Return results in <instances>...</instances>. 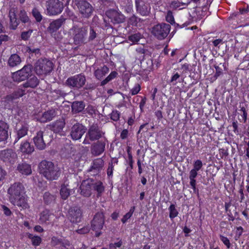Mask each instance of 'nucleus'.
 <instances>
[{
  "label": "nucleus",
  "instance_id": "obj_41",
  "mask_svg": "<svg viewBox=\"0 0 249 249\" xmlns=\"http://www.w3.org/2000/svg\"><path fill=\"white\" fill-rule=\"evenodd\" d=\"M168 209L169 211V217L171 219H174L178 216V213L174 204H171Z\"/></svg>",
  "mask_w": 249,
  "mask_h": 249
},
{
  "label": "nucleus",
  "instance_id": "obj_17",
  "mask_svg": "<svg viewBox=\"0 0 249 249\" xmlns=\"http://www.w3.org/2000/svg\"><path fill=\"white\" fill-rule=\"evenodd\" d=\"M103 134L104 133L99 128L98 126L92 125L89 127L86 134V137L89 138L90 141H94L99 140Z\"/></svg>",
  "mask_w": 249,
  "mask_h": 249
},
{
  "label": "nucleus",
  "instance_id": "obj_54",
  "mask_svg": "<svg viewBox=\"0 0 249 249\" xmlns=\"http://www.w3.org/2000/svg\"><path fill=\"white\" fill-rule=\"evenodd\" d=\"M180 76V75L178 72L174 73L171 78L170 83L175 85L177 84V81L179 79Z\"/></svg>",
  "mask_w": 249,
  "mask_h": 249
},
{
  "label": "nucleus",
  "instance_id": "obj_25",
  "mask_svg": "<svg viewBox=\"0 0 249 249\" xmlns=\"http://www.w3.org/2000/svg\"><path fill=\"white\" fill-rule=\"evenodd\" d=\"M8 128L7 124L2 121H0V142L7 140L8 138Z\"/></svg>",
  "mask_w": 249,
  "mask_h": 249
},
{
  "label": "nucleus",
  "instance_id": "obj_15",
  "mask_svg": "<svg viewBox=\"0 0 249 249\" xmlns=\"http://www.w3.org/2000/svg\"><path fill=\"white\" fill-rule=\"evenodd\" d=\"M107 16L110 19V21L113 24H117L123 22L124 20V17L118 11L109 9L106 11Z\"/></svg>",
  "mask_w": 249,
  "mask_h": 249
},
{
  "label": "nucleus",
  "instance_id": "obj_28",
  "mask_svg": "<svg viewBox=\"0 0 249 249\" xmlns=\"http://www.w3.org/2000/svg\"><path fill=\"white\" fill-rule=\"evenodd\" d=\"M30 78L24 83L22 85L24 88H35L37 86L39 81L38 78L35 75L30 76Z\"/></svg>",
  "mask_w": 249,
  "mask_h": 249
},
{
  "label": "nucleus",
  "instance_id": "obj_29",
  "mask_svg": "<svg viewBox=\"0 0 249 249\" xmlns=\"http://www.w3.org/2000/svg\"><path fill=\"white\" fill-rule=\"evenodd\" d=\"M55 116V112L54 110H51L45 112L42 114L40 117L39 120L41 122L45 123L47 121H50L53 120V119Z\"/></svg>",
  "mask_w": 249,
  "mask_h": 249
},
{
  "label": "nucleus",
  "instance_id": "obj_38",
  "mask_svg": "<svg viewBox=\"0 0 249 249\" xmlns=\"http://www.w3.org/2000/svg\"><path fill=\"white\" fill-rule=\"evenodd\" d=\"M104 165V161L102 159H97L95 160L93 163L91 168L99 171Z\"/></svg>",
  "mask_w": 249,
  "mask_h": 249
},
{
  "label": "nucleus",
  "instance_id": "obj_51",
  "mask_svg": "<svg viewBox=\"0 0 249 249\" xmlns=\"http://www.w3.org/2000/svg\"><path fill=\"white\" fill-rule=\"evenodd\" d=\"M202 166V162L200 160H197L195 161L193 169L198 171L199 170L201 169Z\"/></svg>",
  "mask_w": 249,
  "mask_h": 249
},
{
  "label": "nucleus",
  "instance_id": "obj_24",
  "mask_svg": "<svg viewBox=\"0 0 249 249\" xmlns=\"http://www.w3.org/2000/svg\"><path fill=\"white\" fill-rule=\"evenodd\" d=\"M21 62L20 57L16 53L12 54L8 58L7 64L10 68H14L20 65Z\"/></svg>",
  "mask_w": 249,
  "mask_h": 249
},
{
  "label": "nucleus",
  "instance_id": "obj_10",
  "mask_svg": "<svg viewBox=\"0 0 249 249\" xmlns=\"http://www.w3.org/2000/svg\"><path fill=\"white\" fill-rule=\"evenodd\" d=\"M171 26L169 24L161 23L154 26L152 29V34L159 39H163L168 35Z\"/></svg>",
  "mask_w": 249,
  "mask_h": 249
},
{
  "label": "nucleus",
  "instance_id": "obj_5",
  "mask_svg": "<svg viewBox=\"0 0 249 249\" xmlns=\"http://www.w3.org/2000/svg\"><path fill=\"white\" fill-rule=\"evenodd\" d=\"M53 62L47 59H40L35 63L34 71L38 75H47L53 69Z\"/></svg>",
  "mask_w": 249,
  "mask_h": 249
},
{
  "label": "nucleus",
  "instance_id": "obj_49",
  "mask_svg": "<svg viewBox=\"0 0 249 249\" xmlns=\"http://www.w3.org/2000/svg\"><path fill=\"white\" fill-rule=\"evenodd\" d=\"M187 5V4L185 3L180 2L178 1H174L171 3V6L173 8H179V9H182V8H180L181 6H185Z\"/></svg>",
  "mask_w": 249,
  "mask_h": 249
},
{
  "label": "nucleus",
  "instance_id": "obj_7",
  "mask_svg": "<svg viewBox=\"0 0 249 249\" xmlns=\"http://www.w3.org/2000/svg\"><path fill=\"white\" fill-rule=\"evenodd\" d=\"M32 66L25 65L21 69L12 73V77L14 81L20 82L28 79L32 76Z\"/></svg>",
  "mask_w": 249,
  "mask_h": 249
},
{
  "label": "nucleus",
  "instance_id": "obj_47",
  "mask_svg": "<svg viewBox=\"0 0 249 249\" xmlns=\"http://www.w3.org/2000/svg\"><path fill=\"white\" fill-rule=\"evenodd\" d=\"M23 114L22 111L19 109L17 113L15 114L13 120V123L17 124L22 119V115Z\"/></svg>",
  "mask_w": 249,
  "mask_h": 249
},
{
  "label": "nucleus",
  "instance_id": "obj_13",
  "mask_svg": "<svg viewBox=\"0 0 249 249\" xmlns=\"http://www.w3.org/2000/svg\"><path fill=\"white\" fill-rule=\"evenodd\" d=\"M46 132L43 131H38L34 138V142L36 148L39 150H43L46 148L47 138Z\"/></svg>",
  "mask_w": 249,
  "mask_h": 249
},
{
  "label": "nucleus",
  "instance_id": "obj_33",
  "mask_svg": "<svg viewBox=\"0 0 249 249\" xmlns=\"http://www.w3.org/2000/svg\"><path fill=\"white\" fill-rule=\"evenodd\" d=\"M85 104L82 101L74 102L71 105L72 111L76 113L81 112L85 108Z\"/></svg>",
  "mask_w": 249,
  "mask_h": 249
},
{
  "label": "nucleus",
  "instance_id": "obj_11",
  "mask_svg": "<svg viewBox=\"0 0 249 249\" xmlns=\"http://www.w3.org/2000/svg\"><path fill=\"white\" fill-rule=\"evenodd\" d=\"M16 153L11 149L0 151V159L6 163L13 164L17 159Z\"/></svg>",
  "mask_w": 249,
  "mask_h": 249
},
{
  "label": "nucleus",
  "instance_id": "obj_27",
  "mask_svg": "<svg viewBox=\"0 0 249 249\" xmlns=\"http://www.w3.org/2000/svg\"><path fill=\"white\" fill-rule=\"evenodd\" d=\"M19 150L23 153L30 154L34 151V147L28 141H25L21 143Z\"/></svg>",
  "mask_w": 249,
  "mask_h": 249
},
{
  "label": "nucleus",
  "instance_id": "obj_9",
  "mask_svg": "<svg viewBox=\"0 0 249 249\" xmlns=\"http://www.w3.org/2000/svg\"><path fill=\"white\" fill-rule=\"evenodd\" d=\"M86 81L84 75L80 73L69 77L65 82V84L71 88L79 89L83 87Z\"/></svg>",
  "mask_w": 249,
  "mask_h": 249
},
{
  "label": "nucleus",
  "instance_id": "obj_58",
  "mask_svg": "<svg viewBox=\"0 0 249 249\" xmlns=\"http://www.w3.org/2000/svg\"><path fill=\"white\" fill-rule=\"evenodd\" d=\"M220 239L221 241L224 243V244L227 246V248L229 249L230 248V242L227 237L223 235H220Z\"/></svg>",
  "mask_w": 249,
  "mask_h": 249
},
{
  "label": "nucleus",
  "instance_id": "obj_30",
  "mask_svg": "<svg viewBox=\"0 0 249 249\" xmlns=\"http://www.w3.org/2000/svg\"><path fill=\"white\" fill-rule=\"evenodd\" d=\"M65 125V123L64 120H57L52 124V130L55 133L61 132Z\"/></svg>",
  "mask_w": 249,
  "mask_h": 249
},
{
  "label": "nucleus",
  "instance_id": "obj_26",
  "mask_svg": "<svg viewBox=\"0 0 249 249\" xmlns=\"http://www.w3.org/2000/svg\"><path fill=\"white\" fill-rule=\"evenodd\" d=\"M17 170L22 175H29L32 173L30 165L25 162L19 163L17 167Z\"/></svg>",
  "mask_w": 249,
  "mask_h": 249
},
{
  "label": "nucleus",
  "instance_id": "obj_14",
  "mask_svg": "<svg viewBox=\"0 0 249 249\" xmlns=\"http://www.w3.org/2000/svg\"><path fill=\"white\" fill-rule=\"evenodd\" d=\"M68 217L72 223H79L81 221L82 211L79 208L74 207L68 211Z\"/></svg>",
  "mask_w": 249,
  "mask_h": 249
},
{
  "label": "nucleus",
  "instance_id": "obj_53",
  "mask_svg": "<svg viewBox=\"0 0 249 249\" xmlns=\"http://www.w3.org/2000/svg\"><path fill=\"white\" fill-rule=\"evenodd\" d=\"M214 68L216 70V72L214 75V78L216 79H217L219 76L222 75L223 74V70L221 67H220L219 66L214 65Z\"/></svg>",
  "mask_w": 249,
  "mask_h": 249
},
{
  "label": "nucleus",
  "instance_id": "obj_31",
  "mask_svg": "<svg viewBox=\"0 0 249 249\" xmlns=\"http://www.w3.org/2000/svg\"><path fill=\"white\" fill-rule=\"evenodd\" d=\"M109 71L108 68L106 66H104L100 68L97 69L94 71V76L98 79H101L104 76H105Z\"/></svg>",
  "mask_w": 249,
  "mask_h": 249
},
{
  "label": "nucleus",
  "instance_id": "obj_6",
  "mask_svg": "<svg viewBox=\"0 0 249 249\" xmlns=\"http://www.w3.org/2000/svg\"><path fill=\"white\" fill-rule=\"evenodd\" d=\"M105 223V216L103 212H98L93 216L91 221V229L95 232V236L99 237L102 234Z\"/></svg>",
  "mask_w": 249,
  "mask_h": 249
},
{
  "label": "nucleus",
  "instance_id": "obj_63",
  "mask_svg": "<svg viewBox=\"0 0 249 249\" xmlns=\"http://www.w3.org/2000/svg\"><path fill=\"white\" fill-rule=\"evenodd\" d=\"M139 19L135 15H133L129 19V23L133 25H137Z\"/></svg>",
  "mask_w": 249,
  "mask_h": 249
},
{
  "label": "nucleus",
  "instance_id": "obj_39",
  "mask_svg": "<svg viewBox=\"0 0 249 249\" xmlns=\"http://www.w3.org/2000/svg\"><path fill=\"white\" fill-rule=\"evenodd\" d=\"M97 36V34L92 27L89 28V36L87 37V43L93 41Z\"/></svg>",
  "mask_w": 249,
  "mask_h": 249
},
{
  "label": "nucleus",
  "instance_id": "obj_2",
  "mask_svg": "<svg viewBox=\"0 0 249 249\" xmlns=\"http://www.w3.org/2000/svg\"><path fill=\"white\" fill-rule=\"evenodd\" d=\"M39 167L40 174L48 180H56L60 175L59 169L51 161L43 160Z\"/></svg>",
  "mask_w": 249,
  "mask_h": 249
},
{
  "label": "nucleus",
  "instance_id": "obj_57",
  "mask_svg": "<svg viewBox=\"0 0 249 249\" xmlns=\"http://www.w3.org/2000/svg\"><path fill=\"white\" fill-rule=\"evenodd\" d=\"M190 65L188 63L182 64L180 68L182 73H186L187 71H190Z\"/></svg>",
  "mask_w": 249,
  "mask_h": 249
},
{
  "label": "nucleus",
  "instance_id": "obj_59",
  "mask_svg": "<svg viewBox=\"0 0 249 249\" xmlns=\"http://www.w3.org/2000/svg\"><path fill=\"white\" fill-rule=\"evenodd\" d=\"M61 242L59 245L62 247L61 249H69L68 247L70 246V243L69 241L61 239Z\"/></svg>",
  "mask_w": 249,
  "mask_h": 249
},
{
  "label": "nucleus",
  "instance_id": "obj_64",
  "mask_svg": "<svg viewBox=\"0 0 249 249\" xmlns=\"http://www.w3.org/2000/svg\"><path fill=\"white\" fill-rule=\"evenodd\" d=\"M113 162L111 161V162H109L108 164V166L107 169V174L108 176H112L113 174Z\"/></svg>",
  "mask_w": 249,
  "mask_h": 249
},
{
  "label": "nucleus",
  "instance_id": "obj_45",
  "mask_svg": "<svg viewBox=\"0 0 249 249\" xmlns=\"http://www.w3.org/2000/svg\"><path fill=\"white\" fill-rule=\"evenodd\" d=\"M15 99H18L25 94V90L21 89H18L12 93Z\"/></svg>",
  "mask_w": 249,
  "mask_h": 249
},
{
  "label": "nucleus",
  "instance_id": "obj_44",
  "mask_svg": "<svg viewBox=\"0 0 249 249\" xmlns=\"http://www.w3.org/2000/svg\"><path fill=\"white\" fill-rule=\"evenodd\" d=\"M142 38V35L140 33L133 34L128 36V40L133 43H137Z\"/></svg>",
  "mask_w": 249,
  "mask_h": 249
},
{
  "label": "nucleus",
  "instance_id": "obj_34",
  "mask_svg": "<svg viewBox=\"0 0 249 249\" xmlns=\"http://www.w3.org/2000/svg\"><path fill=\"white\" fill-rule=\"evenodd\" d=\"M70 192L71 189L68 184H63L60 191L61 198L64 200L67 199L70 195Z\"/></svg>",
  "mask_w": 249,
  "mask_h": 249
},
{
  "label": "nucleus",
  "instance_id": "obj_35",
  "mask_svg": "<svg viewBox=\"0 0 249 249\" xmlns=\"http://www.w3.org/2000/svg\"><path fill=\"white\" fill-rule=\"evenodd\" d=\"M92 190L96 191L99 195H100L104 191L105 188L102 182L100 181H95L93 179H92Z\"/></svg>",
  "mask_w": 249,
  "mask_h": 249
},
{
  "label": "nucleus",
  "instance_id": "obj_48",
  "mask_svg": "<svg viewBox=\"0 0 249 249\" xmlns=\"http://www.w3.org/2000/svg\"><path fill=\"white\" fill-rule=\"evenodd\" d=\"M32 33L33 30H29L27 31L22 32L21 34V38L24 40H28L30 38Z\"/></svg>",
  "mask_w": 249,
  "mask_h": 249
},
{
  "label": "nucleus",
  "instance_id": "obj_60",
  "mask_svg": "<svg viewBox=\"0 0 249 249\" xmlns=\"http://www.w3.org/2000/svg\"><path fill=\"white\" fill-rule=\"evenodd\" d=\"M27 51L30 53H35L36 55L39 56L40 55V50L38 48H28Z\"/></svg>",
  "mask_w": 249,
  "mask_h": 249
},
{
  "label": "nucleus",
  "instance_id": "obj_32",
  "mask_svg": "<svg viewBox=\"0 0 249 249\" xmlns=\"http://www.w3.org/2000/svg\"><path fill=\"white\" fill-rule=\"evenodd\" d=\"M197 175V171L195 170L192 169L189 173V179H190V184L192 188L193 189L194 192H196V180L195 178L196 177Z\"/></svg>",
  "mask_w": 249,
  "mask_h": 249
},
{
  "label": "nucleus",
  "instance_id": "obj_8",
  "mask_svg": "<svg viewBox=\"0 0 249 249\" xmlns=\"http://www.w3.org/2000/svg\"><path fill=\"white\" fill-rule=\"evenodd\" d=\"M46 11L49 16L60 14L64 9L63 3L60 0H48L46 2Z\"/></svg>",
  "mask_w": 249,
  "mask_h": 249
},
{
  "label": "nucleus",
  "instance_id": "obj_43",
  "mask_svg": "<svg viewBox=\"0 0 249 249\" xmlns=\"http://www.w3.org/2000/svg\"><path fill=\"white\" fill-rule=\"evenodd\" d=\"M32 15L33 17L35 18L36 21L37 22H40L42 19V16L41 15L40 12L38 11V10L36 8H34L32 11Z\"/></svg>",
  "mask_w": 249,
  "mask_h": 249
},
{
  "label": "nucleus",
  "instance_id": "obj_52",
  "mask_svg": "<svg viewBox=\"0 0 249 249\" xmlns=\"http://www.w3.org/2000/svg\"><path fill=\"white\" fill-rule=\"evenodd\" d=\"M141 90V86L139 84H137L131 89L130 93L132 95H135L138 94Z\"/></svg>",
  "mask_w": 249,
  "mask_h": 249
},
{
  "label": "nucleus",
  "instance_id": "obj_37",
  "mask_svg": "<svg viewBox=\"0 0 249 249\" xmlns=\"http://www.w3.org/2000/svg\"><path fill=\"white\" fill-rule=\"evenodd\" d=\"M27 237L31 240L33 245L35 246H39L41 242V238L38 236H34L32 234L28 233Z\"/></svg>",
  "mask_w": 249,
  "mask_h": 249
},
{
  "label": "nucleus",
  "instance_id": "obj_22",
  "mask_svg": "<svg viewBox=\"0 0 249 249\" xmlns=\"http://www.w3.org/2000/svg\"><path fill=\"white\" fill-rule=\"evenodd\" d=\"M17 135L15 138L14 143L17 142L19 139L27 134L28 126L27 124H22L19 128H17Z\"/></svg>",
  "mask_w": 249,
  "mask_h": 249
},
{
  "label": "nucleus",
  "instance_id": "obj_56",
  "mask_svg": "<svg viewBox=\"0 0 249 249\" xmlns=\"http://www.w3.org/2000/svg\"><path fill=\"white\" fill-rule=\"evenodd\" d=\"M166 20L167 22L170 23L171 24L174 23V18L171 11H169L168 12L166 16Z\"/></svg>",
  "mask_w": 249,
  "mask_h": 249
},
{
  "label": "nucleus",
  "instance_id": "obj_21",
  "mask_svg": "<svg viewBox=\"0 0 249 249\" xmlns=\"http://www.w3.org/2000/svg\"><path fill=\"white\" fill-rule=\"evenodd\" d=\"M65 21V19L62 18H59L52 22L48 27L49 31L54 33L57 31L62 25Z\"/></svg>",
  "mask_w": 249,
  "mask_h": 249
},
{
  "label": "nucleus",
  "instance_id": "obj_61",
  "mask_svg": "<svg viewBox=\"0 0 249 249\" xmlns=\"http://www.w3.org/2000/svg\"><path fill=\"white\" fill-rule=\"evenodd\" d=\"M137 53L140 55L139 59L143 58L145 53V50L143 47H139L136 49Z\"/></svg>",
  "mask_w": 249,
  "mask_h": 249
},
{
  "label": "nucleus",
  "instance_id": "obj_36",
  "mask_svg": "<svg viewBox=\"0 0 249 249\" xmlns=\"http://www.w3.org/2000/svg\"><path fill=\"white\" fill-rule=\"evenodd\" d=\"M20 20L24 23H30V19L28 17L26 12L24 10H21L18 14Z\"/></svg>",
  "mask_w": 249,
  "mask_h": 249
},
{
  "label": "nucleus",
  "instance_id": "obj_19",
  "mask_svg": "<svg viewBox=\"0 0 249 249\" xmlns=\"http://www.w3.org/2000/svg\"><path fill=\"white\" fill-rule=\"evenodd\" d=\"M105 141H99L94 143L91 147V152L95 156H99L103 153L105 150Z\"/></svg>",
  "mask_w": 249,
  "mask_h": 249
},
{
  "label": "nucleus",
  "instance_id": "obj_46",
  "mask_svg": "<svg viewBox=\"0 0 249 249\" xmlns=\"http://www.w3.org/2000/svg\"><path fill=\"white\" fill-rule=\"evenodd\" d=\"M55 199L54 196L49 192H45L44 195V200L46 203L49 204Z\"/></svg>",
  "mask_w": 249,
  "mask_h": 249
},
{
  "label": "nucleus",
  "instance_id": "obj_62",
  "mask_svg": "<svg viewBox=\"0 0 249 249\" xmlns=\"http://www.w3.org/2000/svg\"><path fill=\"white\" fill-rule=\"evenodd\" d=\"M89 231V228L88 226L84 227L81 229H78L76 231L79 234H85L88 233Z\"/></svg>",
  "mask_w": 249,
  "mask_h": 249
},
{
  "label": "nucleus",
  "instance_id": "obj_23",
  "mask_svg": "<svg viewBox=\"0 0 249 249\" xmlns=\"http://www.w3.org/2000/svg\"><path fill=\"white\" fill-rule=\"evenodd\" d=\"M54 215L48 210L43 211L40 214V223H49L54 218Z\"/></svg>",
  "mask_w": 249,
  "mask_h": 249
},
{
  "label": "nucleus",
  "instance_id": "obj_40",
  "mask_svg": "<svg viewBox=\"0 0 249 249\" xmlns=\"http://www.w3.org/2000/svg\"><path fill=\"white\" fill-rule=\"evenodd\" d=\"M118 75V73L115 71H112L109 75H108L107 78L103 80L101 83V86H104L107 84L108 82L115 78L117 75Z\"/></svg>",
  "mask_w": 249,
  "mask_h": 249
},
{
  "label": "nucleus",
  "instance_id": "obj_18",
  "mask_svg": "<svg viewBox=\"0 0 249 249\" xmlns=\"http://www.w3.org/2000/svg\"><path fill=\"white\" fill-rule=\"evenodd\" d=\"M136 7L137 12L142 16H147L149 12L150 7L148 3L143 0H136Z\"/></svg>",
  "mask_w": 249,
  "mask_h": 249
},
{
  "label": "nucleus",
  "instance_id": "obj_12",
  "mask_svg": "<svg viewBox=\"0 0 249 249\" xmlns=\"http://www.w3.org/2000/svg\"><path fill=\"white\" fill-rule=\"evenodd\" d=\"M86 128L82 124L76 123L71 128V137L74 141L80 139L86 132Z\"/></svg>",
  "mask_w": 249,
  "mask_h": 249
},
{
  "label": "nucleus",
  "instance_id": "obj_1",
  "mask_svg": "<svg viewBox=\"0 0 249 249\" xmlns=\"http://www.w3.org/2000/svg\"><path fill=\"white\" fill-rule=\"evenodd\" d=\"M10 202L21 210L29 208L27 200L24 196L25 188L20 182H15L10 185L7 190Z\"/></svg>",
  "mask_w": 249,
  "mask_h": 249
},
{
  "label": "nucleus",
  "instance_id": "obj_4",
  "mask_svg": "<svg viewBox=\"0 0 249 249\" xmlns=\"http://www.w3.org/2000/svg\"><path fill=\"white\" fill-rule=\"evenodd\" d=\"M72 5L74 9L78 10L83 18H88L90 17L94 10L92 5L84 0H74L73 1Z\"/></svg>",
  "mask_w": 249,
  "mask_h": 249
},
{
  "label": "nucleus",
  "instance_id": "obj_50",
  "mask_svg": "<svg viewBox=\"0 0 249 249\" xmlns=\"http://www.w3.org/2000/svg\"><path fill=\"white\" fill-rule=\"evenodd\" d=\"M120 116V112L117 110H113L110 114L111 119L114 121H117L119 120Z\"/></svg>",
  "mask_w": 249,
  "mask_h": 249
},
{
  "label": "nucleus",
  "instance_id": "obj_20",
  "mask_svg": "<svg viewBox=\"0 0 249 249\" xmlns=\"http://www.w3.org/2000/svg\"><path fill=\"white\" fill-rule=\"evenodd\" d=\"M8 17L10 19L9 28L11 30H16L19 25V21L18 20L16 15V10L15 8L10 9L9 12Z\"/></svg>",
  "mask_w": 249,
  "mask_h": 249
},
{
  "label": "nucleus",
  "instance_id": "obj_55",
  "mask_svg": "<svg viewBox=\"0 0 249 249\" xmlns=\"http://www.w3.org/2000/svg\"><path fill=\"white\" fill-rule=\"evenodd\" d=\"M123 244V242L121 240L116 243H110L109 245V249H116L117 248H120Z\"/></svg>",
  "mask_w": 249,
  "mask_h": 249
},
{
  "label": "nucleus",
  "instance_id": "obj_3",
  "mask_svg": "<svg viewBox=\"0 0 249 249\" xmlns=\"http://www.w3.org/2000/svg\"><path fill=\"white\" fill-rule=\"evenodd\" d=\"M88 33V27L86 26L74 25L69 30L74 44L79 46L87 43Z\"/></svg>",
  "mask_w": 249,
  "mask_h": 249
},
{
  "label": "nucleus",
  "instance_id": "obj_16",
  "mask_svg": "<svg viewBox=\"0 0 249 249\" xmlns=\"http://www.w3.org/2000/svg\"><path fill=\"white\" fill-rule=\"evenodd\" d=\"M92 179L88 178L82 181L80 187V194L85 197H89L92 194Z\"/></svg>",
  "mask_w": 249,
  "mask_h": 249
},
{
  "label": "nucleus",
  "instance_id": "obj_42",
  "mask_svg": "<svg viewBox=\"0 0 249 249\" xmlns=\"http://www.w3.org/2000/svg\"><path fill=\"white\" fill-rule=\"evenodd\" d=\"M15 100L16 99L12 93L5 96L2 100V103H4V105L6 107L7 105L13 103Z\"/></svg>",
  "mask_w": 249,
  "mask_h": 249
}]
</instances>
